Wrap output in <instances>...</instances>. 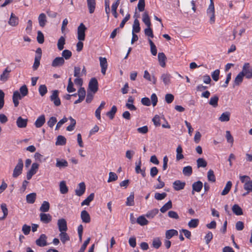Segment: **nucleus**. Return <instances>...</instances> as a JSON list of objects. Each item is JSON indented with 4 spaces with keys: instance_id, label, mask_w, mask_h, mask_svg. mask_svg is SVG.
<instances>
[{
    "instance_id": "obj_1",
    "label": "nucleus",
    "mask_w": 252,
    "mask_h": 252,
    "mask_svg": "<svg viewBox=\"0 0 252 252\" xmlns=\"http://www.w3.org/2000/svg\"><path fill=\"white\" fill-rule=\"evenodd\" d=\"M207 15L209 17V22L211 24L215 22V7L213 0H210V3L207 9Z\"/></svg>"
},
{
    "instance_id": "obj_2",
    "label": "nucleus",
    "mask_w": 252,
    "mask_h": 252,
    "mask_svg": "<svg viewBox=\"0 0 252 252\" xmlns=\"http://www.w3.org/2000/svg\"><path fill=\"white\" fill-rule=\"evenodd\" d=\"M24 166L23 161L21 158H19L18 163L14 168L12 176L13 178H17L22 173Z\"/></svg>"
},
{
    "instance_id": "obj_3",
    "label": "nucleus",
    "mask_w": 252,
    "mask_h": 252,
    "mask_svg": "<svg viewBox=\"0 0 252 252\" xmlns=\"http://www.w3.org/2000/svg\"><path fill=\"white\" fill-rule=\"evenodd\" d=\"M241 72L247 79L252 78V66L248 63H245Z\"/></svg>"
},
{
    "instance_id": "obj_4",
    "label": "nucleus",
    "mask_w": 252,
    "mask_h": 252,
    "mask_svg": "<svg viewBox=\"0 0 252 252\" xmlns=\"http://www.w3.org/2000/svg\"><path fill=\"white\" fill-rule=\"evenodd\" d=\"M87 28L85 26L81 23L77 29V38L80 41H83L85 38V31Z\"/></svg>"
},
{
    "instance_id": "obj_5",
    "label": "nucleus",
    "mask_w": 252,
    "mask_h": 252,
    "mask_svg": "<svg viewBox=\"0 0 252 252\" xmlns=\"http://www.w3.org/2000/svg\"><path fill=\"white\" fill-rule=\"evenodd\" d=\"M47 239V236L44 234H42L35 241V244L37 246L40 247L46 246L48 245Z\"/></svg>"
},
{
    "instance_id": "obj_6",
    "label": "nucleus",
    "mask_w": 252,
    "mask_h": 252,
    "mask_svg": "<svg viewBox=\"0 0 252 252\" xmlns=\"http://www.w3.org/2000/svg\"><path fill=\"white\" fill-rule=\"evenodd\" d=\"M89 89L94 94L98 91V82L95 78H92L89 83Z\"/></svg>"
},
{
    "instance_id": "obj_7",
    "label": "nucleus",
    "mask_w": 252,
    "mask_h": 252,
    "mask_svg": "<svg viewBox=\"0 0 252 252\" xmlns=\"http://www.w3.org/2000/svg\"><path fill=\"white\" fill-rule=\"evenodd\" d=\"M59 91L54 90L53 91L52 94L50 96V100L53 101L56 106H59L61 105V100L59 97Z\"/></svg>"
},
{
    "instance_id": "obj_8",
    "label": "nucleus",
    "mask_w": 252,
    "mask_h": 252,
    "mask_svg": "<svg viewBox=\"0 0 252 252\" xmlns=\"http://www.w3.org/2000/svg\"><path fill=\"white\" fill-rule=\"evenodd\" d=\"M39 167V164L37 163H33L32 164L31 168L30 170L27 172V178L28 180H30L32 176L34 175Z\"/></svg>"
},
{
    "instance_id": "obj_9",
    "label": "nucleus",
    "mask_w": 252,
    "mask_h": 252,
    "mask_svg": "<svg viewBox=\"0 0 252 252\" xmlns=\"http://www.w3.org/2000/svg\"><path fill=\"white\" fill-rule=\"evenodd\" d=\"M99 60L100 61L101 72L103 75H105L108 66L107 59L105 58L100 57Z\"/></svg>"
},
{
    "instance_id": "obj_10",
    "label": "nucleus",
    "mask_w": 252,
    "mask_h": 252,
    "mask_svg": "<svg viewBox=\"0 0 252 252\" xmlns=\"http://www.w3.org/2000/svg\"><path fill=\"white\" fill-rule=\"evenodd\" d=\"M171 75L168 73H164L160 76V80L162 81L165 86H168L171 83Z\"/></svg>"
},
{
    "instance_id": "obj_11",
    "label": "nucleus",
    "mask_w": 252,
    "mask_h": 252,
    "mask_svg": "<svg viewBox=\"0 0 252 252\" xmlns=\"http://www.w3.org/2000/svg\"><path fill=\"white\" fill-rule=\"evenodd\" d=\"M58 226L61 232L66 231L67 230V223L64 219H59L58 220Z\"/></svg>"
},
{
    "instance_id": "obj_12",
    "label": "nucleus",
    "mask_w": 252,
    "mask_h": 252,
    "mask_svg": "<svg viewBox=\"0 0 252 252\" xmlns=\"http://www.w3.org/2000/svg\"><path fill=\"white\" fill-rule=\"evenodd\" d=\"M65 61L63 57H56L52 61V66L54 67L61 66L64 64Z\"/></svg>"
},
{
    "instance_id": "obj_13",
    "label": "nucleus",
    "mask_w": 252,
    "mask_h": 252,
    "mask_svg": "<svg viewBox=\"0 0 252 252\" xmlns=\"http://www.w3.org/2000/svg\"><path fill=\"white\" fill-rule=\"evenodd\" d=\"M86 186L84 182L79 184L78 187L75 190V194L78 196L82 195L85 191Z\"/></svg>"
},
{
    "instance_id": "obj_14",
    "label": "nucleus",
    "mask_w": 252,
    "mask_h": 252,
    "mask_svg": "<svg viewBox=\"0 0 252 252\" xmlns=\"http://www.w3.org/2000/svg\"><path fill=\"white\" fill-rule=\"evenodd\" d=\"M9 25L12 27H16L19 24V18L13 13L10 15L9 20L8 22Z\"/></svg>"
},
{
    "instance_id": "obj_15",
    "label": "nucleus",
    "mask_w": 252,
    "mask_h": 252,
    "mask_svg": "<svg viewBox=\"0 0 252 252\" xmlns=\"http://www.w3.org/2000/svg\"><path fill=\"white\" fill-rule=\"evenodd\" d=\"M186 183L180 180H176L173 183V187L175 190H180L184 189Z\"/></svg>"
},
{
    "instance_id": "obj_16",
    "label": "nucleus",
    "mask_w": 252,
    "mask_h": 252,
    "mask_svg": "<svg viewBox=\"0 0 252 252\" xmlns=\"http://www.w3.org/2000/svg\"><path fill=\"white\" fill-rule=\"evenodd\" d=\"M40 221L44 223H48L52 220V216L49 214L41 213L40 214Z\"/></svg>"
},
{
    "instance_id": "obj_17",
    "label": "nucleus",
    "mask_w": 252,
    "mask_h": 252,
    "mask_svg": "<svg viewBox=\"0 0 252 252\" xmlns=\"http://www.w3.org/2000/svg\"><path fill=\"white\" fill-rule=\"evenodd\" d=\"M23 97L21 95L18 91L14 92L12 96L13 102L15 107H17L19 105V100L21 99Z\"/></svg>"
},
{
    "instance_id": "obj_18",
    "label": "nucleus",
    "mask_w": 252,
    "mask_h": 252,
    "mask_svg": "<svg viewBox=\"0 0 252 252\" xmlns=\"http://www.w3.org/2000/svg\"><path fill=\"white\" fill-rule=\"evenodd\" d=\"M192 187V194H194V191H196L198 192L201 191L203 187V184L201 181H198L193 183Z\"/></svg>"
},
{
    "instance_id": "obj_19",
    "label": "nucleus",
    "mask_w": 252,
    "mask_h": 252,
    "mask_svg": "<svg viewBox=\"0 0 252 252\" xmlns=\"http://www.w3.org/2000/svg\"><path fill=\"white\" fill-rule=\"evenodd\" d=\"M45 123V116L44 115H41L36 119L34 123V125L36 127L39 128L41 127Z\"/></svg>"
},
{
    "instance_id": "obj_20",
    "label": "nucleus",
    "mask_w": 252,
    "mask_h": 252,
    "mask_svg": "<svg viewBox=\"0 0 252 252\" xmlns=\"http://www.w3.org/2000/svg\"><path fill=\"white\" fill-rule=\"evenodd\" d=\"M28 120L22 118L21 117H19L17 118L16 121V124L19 128H24L27 126Z\"/></svg>"
},
{
    "instance_id": "obj_21",
    "label": "nucleus",
    "mask_w": 252,
    "mask_h": 252,
    "mask_svg": "<svg viewBox=\"0 0 252 252\" xmlns=\"http://www.w3.org/2000/svg\"><path fill=\"white\" fill-rule=\"evenodd\" d=\"M10 72L11 70L8 67H6L0 75V80L3 82H6L9 77V73Z\"/></svg>"
},
{
    "instance_id": "obj_22",
    "label": "nucleus",
    "mask_w": 252,
    "mask_h": 252,
    "mask_svg": "<svg viewBox=\"0 0 252 252\" xmlns=\"http://www.w3.org/2000/svg\"><path fill=\"white\" fill-rule=\"evenodd\" d=\"M68 164L67 161L64 159H60L59 158L56 159V166L57 167H58V168L61 169V168H65V167L68 166Z\"/></svg>"
},
{
    "instance_id": "obj_23",
    "label": "nucleus",
    "mask_w": 252,
    "mask_h": 252,
    "mask_svg": "<svg viewBox=\"0 0 252 252\" xmlns=\"http://www.w3.org/2000/svg\"><path fill=\"white\" fill-rule=\"evenodd\" d=\"M87 2L90 13H93L95 8V0H87Z\"/></svg>"
},
{
    "instance_id": "obj_24",
    "label": "nucleus",
    "mask_w": 252,
    "mask_h": 252,
    "mask_svg": "<svg viewBox=\"0 0 252 252\" xmlns=\"http://www.w3.org/2000/svg\"><path fill=\"white\" fill-rule=\"evenodd\" d=\"M81 218L82 221L85 223L90 222L91 219L89 214L86 210H83L81 213Z\"/></svg>"
},
{
    "instance_id": "obj_25",
    "label": "nucleus",
    "mask_w": 252,
    "mask_h": 252,
    "mask_svg": "<svg viewBox=\"0 0 252 252\" xmlns=\"http://www.w3.org/2000/svg\"><path fill=\"white\" fill-rule=\"evenodd\" d=\"M178 232L175 229H169L165 232V238L166 239H170L173 236H177Z\"/></svg>"
},
{
    "instance_id": "obj_26",
    "label": "nucleus",
    "mask_w": 252,
    "mask_h": 252,
    "mask_svg": "<svg viewBox=\"0 0 252 252\" xmlns=\"http://www.w3.org/2000/svg\"><path fill=\"white\" fill-rule=\"evenodd\" d=\"M166 59V57L163 53L161 52V53H159L158 54V60L160 65L162 67H164L165 66V61Z\"/></svg>"
},
{
    "instance_id": "obj_27",
    "label": "nucleus",
    "mask_w": 252,
    "mask_h": 252,
    "mask_svg": "<svg viewBox=\"0 0 252 252\" xmlns=\"http://www.w3.org/2000/svg\"><path fill=\"white\" fill-rule=\"evenodd\" d=\"M142 21L147 27L151 26L150 18L147 12H145L142 14Z\"/></svg>"
},
{
    "instance_id": "obj_28",
    "label": "nucleus",
    "mask_w": 252,
    "mask_h": 252,
    "mask_svg": "<svg viewBox=\"0 0 252 252\" xmlns=\"http://www.w3.org/2000/svg\"><path fill=\"white\" fill-rule=\"evenodd\" d=\"M140 31V24L138 20L136 18L134 20L132 26V32L133 33H138Z\"/></svg>"
},
{
    "instance_id": "obj_29",
    "label": "nucleus",
    "mask_w": 252,
    "mask_h": 252,
    "mask_svg": "<svg viewBox=\"0 0 252 252\" xmlns=\"http://www.w3.org/2000/svg\"><path fill=\"white\" fill-rule=\"evenodd\" d=\"M38 22L40 27H44L47 22L46 17L44 13L40 14L38 16Z\"/></svg>"
},
{
    "instance_id": "obj_30",
    "label": "nucleus",
    "mask_w": 252,
    "mask_h": 252,
    "mask_svg": "<svg viewBox=\"0 0 252 252\" xmlns=\"http://www.w3.org/2000/svg\"><path fill=\"white\" fill-rule=\"evenodd\" d=\"M219 97L217 95L212 96L209 101V104L216 108L218 105Z\"/></svg>"
},
{
    "instance_id": "obj_31",
    "label": "nucleus",
    "mask_w": 252,
    "mask_h": 252,
    "mask_svg": "<svg viewBox=\"0 0 252 252\" xmlns=\"http://www.w3.org/2000/svg\"><path fill=\"white\" fill-rule=\"evenodd\" d=\"M232 210L234 214L237 216L243 215L242 208L237 204H234L232 208Z\"/></svg>"
},
{
    "instance_id": "obj_32",
    "label": "nucleus",
    "mask_w": 252,
    "mask_h": 252,
    "mask_svg": "<svg viewBox=\"0 0 252 252\" xmlns=\"http://www.w3.org/2000/svg\"><path fill=\"white\" fill-rule=\"evenodd\" d=\"M60 191L62 194H66L68 191L65 182L62 181L60 183Z\"/></svg>"
},
{
    "instance_id": "obj_33",
    "label": "nucleus",
    "mask_w": 252,
    "mask_h": 252,
    "mask_svg": "<svg viewBox=\"0 0 252 252\" xmlns=\"http://www.w3.org/2000/svg\"><path fill=\"white\" fill-rule=\"evenodd\" d=\"M232 182L231 181H228L224 187V189L221 192V195H225L228 193L229 192L231 187H232Z\"/></svg>"
},
{
    "instance_id": "obj_34",
    "label": "nucleus",
    "mask_w": 252,
    "mask_h": 252,
    "mask_svg": "<svg viewBox=\"0 0 252 252\" xmlns=\"http://www.w3.org/2000/svg\"><path fill=\"white\" fill-rule=\"evenodd\" d=\"M60 239L63 244H65L67 241H69L70 238L66 231L61 232L59 234Z\"/></svg>"
},
{
    "instance_id": "obj_35",
    "label": "nucleus",
    "mask_w": 252,
    "mask_h": 252,
    "mask_svg": "<svg viewBox=\"0 0 252 252\" xmlns=\"http://www.w3.org/2000/svg\"><path fill=\"white\" fill-rule=\"evenodd\" d=\"M94 197V193H91L86 199H85L83 202L81 203V205H89L90 202L93 201Z\"/></svg>"
},
{
    "instance_id": "obj_36",
    "label": "nucleus",
    "mask_w": 252,
    "mask_h": 252,
    "mask_svg": "<svg viewBox=\"0 0 252 252\" xmlns=\"http://www.w3.org/2000/svg\"><path fill=\"white\" fill-rule=\"evenodd\" d=\"M50 209V204L48 201H44L40 207V211L42 212H47Z\"/></svg>"
},
{
    "instance_id": "obj_37",
    "label": "nucleus",
    "mask_w": 252,
    "mask_h": 252,
    "mask_svg": "<svg viewBox=\"0 0 252 252\" xmlns=\"http://www.w3.org/2000/svg\"><path fill=\"white\" fill-rule=\"evenodd\" d=\"M36 193H31L26 196V200L28 203L32 204L35 202L36 199Z\"/></svg>"
},
{
    "instance_id": "obj_38",
    "label": "nucleus",
    "mask_w": 252,
    "mask_h": 252,
    "mask_svg": "<svg viewBox=\"0 0 252 252\" xmlns=\"http://www.w3.org/2000/svg\"><path fill=\"white\" fill-rule=\"evenodd\" d=\"M65 43V38L62 36L60 37V38L58 39V43H57V47L59 50L61 51L64 48V45Z\"/></svg>"
},
{
    "instance_id": "obj_39",
    "label": "nucleus",
    "mask_w": 252,
    "mask_h": 252,
    "mask_svg": "<svg viewBox=\"0 0 252 252\" xmlns=\"http://www.w3.org/2000/svg\"><path fill=\"white\" fill-rule=\"evenodd\" d=\"M172 202L171 200H169L160 208V211L161 213H164L169 209L172 208Z\"/></svg>"
},
{
    "instance_id": "obj_40",
    "label": "nucleus",
    "mask_w": 252,
    "mask_h": 252,
    "mask_svg": "<svg viewBox=\"0 0 252 252\" xmlns=\"http://www.w3.org/2000/svg\"><path fill=\"white\" fill-rule=\"evenodd\" d=\"M66 138L62 136L59 135L57 138V141L56 142V145H64L66 144Z\"/></svg>"
},
{
    "instance_id": "obj_41",
    "label": "nucleus",
    "mask_w": 252,
    "mask_h": 252,
    "mask_svg": "<svg viewBox=\"0 0 252 252\" xmlns=\"http://www.w3.org/2000/svg\"><path fill=\"white\" fill-rule=\"evenodd\" d=\"M182 148L181 145H179L176 149V160H180V159H182L184 158V155L182 154Z\"/></svg>"
},
{
    "instance_id": "obj_42",
    "label": "nucleus",
    "mask_w": 252,
    "mask_h": 252,
    "mask_svg": "<svg viewBox=\"0 0 252 252\" xmlns=\"http://www.w3.org/2000/svg\"><path fill=\"white\" fill-rule=\"evenodd\" d=\"M117 110V107L115 105L113 106L110 110L106 113V115L109 117L111 120H112L115 116V114Z\"/></svg>"
},
{
    "instance_id": "obj_43",
    "label": "nucleus",
    "mask_w": 252,
    "mask_h": 252,
    "mask_svg": "<svg viewBox=\"0 0 252 252\" xmlns=\"http://www.w3.org/2000/svg\"><path fill=\"white\" fill-rule=\"evenodd\" d=\"M137 222L141 226L147 225L149 221L143 216H141L137 219Z\"/></svg>"
},
{
    "instance_id": "obj_44",
    "label": "nucleus",
    "mask_w": 252,
    "mask_h": 252,
    "mask_svg": "<svg viewBox=\"0 0 252 252\" xmlns=\"http://www.w3.org/2000/svg\"><path fill=\"white\" fill-rule=\"evenodd\" d=\"M221 122H228L230 119V113L228 112L223 113L219 118Z\"/></svg>"
},
{
    "instance_id": "obj_45",
    "label": "nucleus",
    "mask_w": 252,
    "mask_h": 252,
    "mask_svg": "<svg viewBox=\"0 0 252 252\" xmlns=\"http://www.w3.org/2000/svg\"><path fill=\"white\" fill-rule=\"evenodd\" d=\"M62 56L64 60H67L72 56V52L69 50L65 49L62 52Z\"/></svg>"
},
{
    "instance_id": "obj_46",
    "label": "nucleus",
    "mask_w": 252,
    "mask_h": 252,
    "mask_svg": "<svg viewBox=\"0 0 252 252\" xmlns=\"http://www.w3.org/2000/svg\"><path fill=\"white\" fill-rule=\"evenodd\" d=\"M199 224V220L197 219H191L188 222V226L189 228H196Z\"/></svg>"
},
{
    "instance_id": "obj_47",
    "label": "nucleus",
    "mask_w": 252,
    "mask_h": 252,
    "mask_svg": "<svg viewBox=\"0 0 252 252\" xmlns=\"http://www.w3.org/2000/svg\"><path fill=\"white\" fill-rule=\"evenodd\" d=\"M192 173V167L190 166H187L183 168V173L184 175L189 176Z\"/></svg>"
},
{
    "instance_id": "obj_48",
    "label": "nucleus",
    "mask_w": 252,
    "mask_h": 252,
    "mask_svg": "<svg viewBox=\"0 0 252 252\" xmlns=\"http://www.w3.org/2000/svg\"><path fill=\"white\" fill-rule=\"evenodd\" d=\"M66 90L69 93L74 92L76 91V89L73 87V83L72 82L71 78H69L68 79Z\"/></svg>"
},
{
    "instance_id": "obj_49",
    "label": "nucleus",
    "mask_w": 252,
    "mask_h": 252,
    "mask_svg": "<svg viewBox=\"0 0 252 252\" xmlns=\"http://www.w3.org/2000/svg\"><path fill=\"white\" fill-rule=\"evenodd\" d=\"M134 194L131 193L126 199V205L129 206H133L134 204Z\"/></svg>"
},
{
    "instance_id": "obj_50",
    "label": "nucleus",
    "mask_w": 252,
    "mask_h": 252,
    "mask_svg": "<svg viewBox=\"0 0 252 252\" xmlns=\"http://www.w3.org/2000/svg\"><path fill=\"white\" fill-rule=\"evenodd\" d=\"M150 47H151V52L153 56H156L157 54V50L156 47V45L154 43V42L152 41L151 39H149L148 40Z\"/></svg>"
},
{
    "instance_id": "obj_51",
    "label": "nucleus",
    "mask_w": 252,
    "mask_h": 252,
    "mask_svg": "<svg viewBox=\"0 0 252 252\" xmlns=\"http://www.w3.org/2000/svg\"><path fill=\"white\" fill-rule=\"evenodd\" d=\"M244 77V74L240 72L236 77L234 83L236 85H239L242 81L243 77Z\"/></svg>"
},
{
    "instance_id": "obj_52",
    "label": "nucleus",
    "mask_w": 252,
    "mask_h": 252,
    "mask_svg": "<svg viewBox=\"0 0 252 252\" xmlns=\"http://www.w3.org/2000/svg\"><path fill=\"white\" fill-rule=\"evenodd\" d=\"M158 213V209H154L149 212L146 215L148 218H153Z\"/></svg>"
},
{
    "instance_id": "obj_53",
    "label": "nucleus",
    "mask_w": 252,
    "mask_h": 252,
    "mask_svg": "<svg viewBox=\"0 0 252 252\" xmlns=\"http://www.w3.org/2000/svg\"><path fill=\"white\" fill-rule=\"evenodd\" d=\"M19 93L23 97L26 96L28 94V89L26 85H24L20 88Z\"/></svg>"
},
{
    "instance_id": "obj_54",
    "label": "nucleus",
    "mask_w": 252,
    "mask_h": 252,
    "mask_svg": "<svg viewBox=\"0 0 252 252\" xmlns=\"http://www.w3.org/2000/svg\"><path fill=\"white\" fill-rule=\"evenodd\" d=\"M207 178L209 181L215 182L216 181V177L214 175V171L212 169H210L207 173Z\"/></svg>"
},
{
    "instance_id": "obj_55",
    "label": "nucleus",
    "mask_w": 252,
    "mask_h": 252,
    "mask_svg": "<svg viewBox=\"0 0 252 252\" xmlns=\"http://www.w3.org/2000/svg\"><path fill=\"white\" fill-rule=\"evenodd\" d=\"M197 165L198 168L205 167L207 166V163L205 160L203 158H199L197 161Z\"/></svg>"
},
{
    "instance_id": "obj_56",
    "label": "nucleus",
    "mask_w": 252,
    "mask_h": 252,
    "mask_svg": "<svg viewBox=\"0 0 252 252\" xmlns=\"http://www.w3.org/2000/svg\"><path fill=\"white\" fill-rule=\"evenodd\" d=\"M40 56H35L34 58V62L32 66L33 69L36 70L40 65Z\"/></svg>"
},
{
    "instance_id": "obj_57",
    "label": "nucleus",
    "mask_w": 252,
    "mask_h": 252,
    "mask_svg": "<svg viewBox=\"0 0 252 252\" xmlns=\"http://www.w3.org/2000/svg\"><path fill=\"white\" fill-rule=\"evenodd\" d=\"M244 189L248 192H252V180L246 182L244 185Z\"/></svg>"
},
{
    "instance_id": "obj_58",
    "label": "nucleus",
    "mask_w": 252,
    "mask_h": 252,
    "mask_svg": "<svg viewBox=\"0 0 252 252\" xmlns=\"http://www.w3.org/2000/svg\"><path fill=\"white\" fill-rule=\"evenodd\" d=\"M152 245L155 249H158L161 245V242L159 238H156L153 241Z\"/></svg>"
},
{
    "instance_id": "obj_59",
    "label": "nucleus",
    "mask_w": 252,
    "mask_h": 252,
    "mask_svg": "<svg viewBox=\"0 0 252 252\" xmlns=\"http://www.w3.org/2000/svg\"><path fill=\"white\" fill-rule=\"evenodd\" d=\"M144 33L145 35L151 38H153L154 36L152 29L151 28V26L147 27V28L144 30Z\"/></svg>"
},
{
    "instance_id": "obj_60",
    "label": "nucleus",
    "mask_w": 252,
    "mask_h": 252,
    "mask_svg": "<svg viewBox=\"0 0 252 252\" xmlns=\"http://www.w3.org/2000/svg\"><path fill=\"white\" fill-rule=\"evenodd\" d=\"M117 179H118V176L117 175V174L115 173L112 172H110L109 173V178H108V180L107 181V182L108 183H110V182H113V181H115Z\"/></svg>"
},
{
    "instance_id": "obj_61",
    "label": "nucleus",
    "mask_w": 252,
    "mask_h": 252,
    "mask_svg": "<svg viewBox=\"0 0 252 252\" xmlns=\"http://www.w3.org/2000/svg\"><path fill=\"white\" fill-rule=\"evenodd\" d=\"M38 91L40 94L43 96L47 93V89L45 85H41L39 86Z\"/></svg>"
},
{
    "instance_id": "obj_62",
    "label": "nucleus",
    "mask_w": 252,
    "mask_h": 252,
    "mask_svg": "<svg viewBox=\"0 0 252 252\" xmlns=\"http://www.w3.org/2000/svg\"><path fill=\"white\" fill-rule=\"evenodd\" d=\"M220 73V71L219 69H216L212 73L211 76L213 80H214L215 81H218L219 79Z\"/></svg>"
},
{
    "instance_id": "obj_63",
    "label": "nucleus",
    "mask_w": 252,
    "mask_h": 252,
    "mask_svg": "<svg viewBox=\"0 0 252 252\" xmlns=\"http://www.w3.org/2000/svg\"><path fill=\"white\" fill-rule=\"evenodd\" d=\"M37 42L40 44L43 43L44 41V35L43 33L40 31L37 32Z\"/></svg>"
},
{
    "instance_id": "obj_64",
    "label": "nucleus",
    "mask_w": 252,
    "mask_h": 252,
    "mask_svg": "<svg viewBox=\"0 0 252 252\" xmlns=\"http://www.w3.org/2000/svg\"><path fill=\"white\" fill-rule=\"evenodd\" d=\"M166 196L167 194L165 192H163L162 193L156 192L155 194V198L158 200H161L164 199Z\"/></svg>"
}]
</instances>
